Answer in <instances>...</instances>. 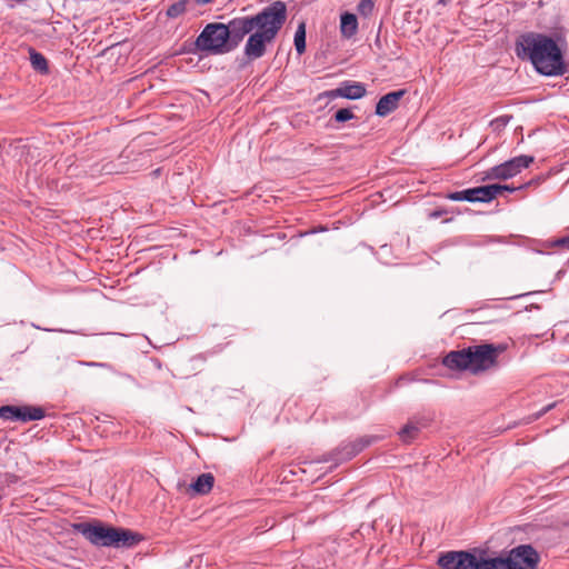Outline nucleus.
I'll return each instance as SVG.
<instances>
[{
	"instance_id": "f257e3e1",
	"label": "nucleus",
	"mask_w": 569,
	"mask_h": 569,
	"mask_svg": "<svg viewBox=\"0 0 569 569\" xmlns=\"http://www.w3.org/2000/svg\"><path fill=\"white\" fill-rule=\"evenodd\" d=\"M519 59L529 60L537 72L548 77L562 76L567 71L563 52L549 36L539 32L520 34L515 43Z\"/></svg>"
},
{
	"instance_id": "f03ea898",
	"label": "nucleus",
	"mask_w": 569,
	"mask_h": 569,
	"mask_svg": "<svg viewBox=\"0 0 569 569\" xmlns=\"http://www.w3.org/2000/svg\"><path fill=\"white\" fill-rule=\"evenodd\" d=\"M287 20V7L282 1H274L264 7V14L254 30L249 34L243 53L249 60L264 56L266 47L271 43Z\"/></svg>"
},
{
	"instance_id": "7ed1b4c3",
	"label": "nucleus",
	"mask_w": 569,
	"mask_h": 569,
	"mask_svg": "<svg viewBox=\"0 0 569 569\" xmlns=\"http://www.w3.org/2000/svg\"><path fill=\"white\" fill-rule=\"evenodd\" d=\"M72 528L97 547L131 548L141 541L139 533L121 527L107 526L101 521L77 522Z\"/></svg>"
},
{
	"instance_id": "20e7f679",
	"label": "nucleus",
	"mask_w": 569,
	"mask_h": 569,
	"mask_svg": "<svg viewBox=\"0 0 569 569\" xmlns=\"http://www.w3.org/2000/svg\"><path fill=\"white\" fill-rule=\"evenodd\" d=\"M229 32L222 22H211L206 24L202 31L194 40L192 52L206 53V56H219L231 52L229 48Z\"/></svg>"
},
{
	"instance_id": "39448f33",
	"label": "nucleus",
	"mask_w": 569,
	"mask_h": 569,
	"mask_svg": "<svg viewBox=\"0 0 569 569\" xmlns=\"http://www.w3.org/2000/svg\"><path fill=\"white\" fill-rule=\"evenodd\" d=\"M470 356V372L479 375L497 367V359L500 353L506 351L505 343H481L468 347Z\"/></svg>"
},
{
	"instance_id": "423d86ee",
	"label": "nucleus",
	"mask_w": 569,
	"mask_h": 569,
	"mask_svg": "<svg viewBox=\"0 0 569 569\" xmlns=\"http://www.w3.org/2000/svg\"><path fill=\"white\" fill-rule=\"evenodd\" d=\"M264 14V8L253 16L237 17L224 23L229 32V48L233 51L243 41L244 37L250 34L256 26L261 21Z\"/></svg>"
},
{
	"instance_id": "0eeeda50",
	"label": "nucleus",
	"mask_w": 569,
	"mask_h": 569,
	"mask_svg": "<svg viewBox=\"0 0 569 569\" xmlns=\"http://www.w3.org/2000/svg\"><path fill=\"white\" fill-rule=\"evenodd\" d=\"M478 549L446 551L438 557L440 569H475Z\"/></svg>"
},
{
	"instance_id": "6e6552de",
	"label": "nucleus",
	"mask_w": 569,
	"mask_h": 569,
	"mask_svg": "<svg viewBox=\"0 0 569 569\" xmlns=\"http://www.w3.org/2000/svg\"><path fill=\"white\" fill-rule=\"evenodd\" d=\"M533 161L535 158L532 156L521 154L503 163L492 167L487 172V178L507 180L517 176L522 169L528 168Z\"/></svg>"
},
{
	"instance_id": "1a4fd4ad",
	"label": "nucleus",
	"mask_w": 569,
	"mask_h": 569,
	"mask_svg": "<svg viewBox=\"0 0 569 569\" xmlns=\"http://www.w3.org/2000/svg\"><path fill=\"white\" fill-rule=\"evenodd\" d=\"M539 555L530 545H520L510 550L505 558L508 569H537Z\"/></svg>"
},
{
	"instance_id": "9d476101",
	"label": "nucleus",
	"mask_w": 569,
	"mask_h": 569,
	"mask_svg": "<svg viewBox=\"0 0 569 569\" xmlns=\"http://www.w3.org/2000/svg\"><path fill=\"white\" fill-rule=\"evenodd\" d=\"M44 417V410L41 407L33 406H2L0 407V419L10 421H32Z\"/></svg>"
},
{
	"instance_id": "9b49d317",
	"label": "nucleus",
	"mask_w": 569,
	"mask_h": 569,
	"mask_svg": "<svg viewBox=\"0 0 569 569\" xmlns=\"http://www.w3.org/2000/svg\"><path fill=\"white\" fill-rule=\"evenodd\" d=\"M370 443L371 438H361L358 441L342 443L330 453V457L327 458L326 461L333 460L336 463H340L350 460Z\"/></svg>"
},
{
	"instance_id": "f8f14e48",
	"label": "nucleus",
	"mask_w": 569,
	"mask_h": 569,
	"mask_svg": "<svg viewBox=\"0 0 569 569\" xmlns=\"http://www.w3.org/2000/svg\"><path fill=\"white\" fill-rule=\"evenodd\" d=\"M330 98L342 97L350 100H357L366 94V87L360 82L345 81L339 88L326 93Z\"/></svg>"
},
{
	"instance_id": "ddd939ff",
	"label": "nucleus",
	"mask_w": 569,
	"mask_h": 569,
	"mask_svg": "<svg viewBox=\"0 0 569 569\" xmlns=\"http://www.w3.org/2000/svg\"><path fill=\"white\" fill-rule=\"evenodd\" d=\"M470 359L469 349L463 348L447 353L442 359V365L450 370L470 371Z\"/></svg>"
},
{
	"instance_id": "4468645a",
	"label": "nucleus",
	"mask_w": 569,
	"mask_h": 569,
	"mask_svg": "<svg viewBox=\"0 0 569 569\" xmlns=\"http://www.w3.org/2000/svg\"><path fill=\"white\" fill-rule=\"evenodd\" d=\"M406 90H397L382 96L376 106V113L386 117L398 108L400 99L405 96Z\"/></svg>"
},
{
	"instance_id": "2eb2a0df",
	"label": "nucleus",
	"mask_w": 569,
	"mask_h": 569,
	"mask_svg": "<svg viewBox=\"0 0 569 569\" xmlns=\"http://www.w3.org/2000/svg\"><path fill=\"white\" fill-rule=\"evenodd\" d=\"M498 187L480 186L465 190L466 201L469 202H490L496 198Z\"/></svg>"
},
{
	"instance_id": "dca6fc26",
	"label": "nucleus",
	"mask_w": 569,
	"mask_h": 569,
	"mask_svg": "<svg viewBox=\"0 0 569 569\" xmlns=\"http://www.w3.org/2000/svg\"><path fill=\"white\" fill-rule=\"evenodd\" d=\"M475 569H508V565L502 557H489L483 550L478 549Z\"/></svg>"
},
{
	"instance_id": "f3484780",
	"label": "nucleus",
	"mask_w": 569,
	"mask_h": 569,
	"mask_svg": "<svg viewBox=\"0 0 569 569\" xmlns=\"http://www.w3.org/2000/svg\"><path fill=\"white\" fill-rule=\"evenodd\" d=\"M428 426L426 418H413L410 419L399 431V436L405 442L413 440L422 428Z\"/></svg>"
},
{
	"instance_id": "a211bd4d",
	"label": "nucleus",
	"mask_w": 569,
	"mask_h": 569,
	"mask_svg": "<svg viewBox=\"0 0 569 569\" xmlns=\"http://www.w3.org/2000/svg\"><path fill=\"white\" fill-rule=\"evenodd\" d=\"M358 32V19L355 13L343 12L340 16V33L342 38L351 39Z\"/></svg>"
},
{
	"instance_id": "6ab92c4d",
	"label": "nucleus",
	"mask_w": 569,
	"mask_h": 569,
	"mask_svg": "<svg viewBox=\"0 0 569 569\" xmlns=\"http://www.w3.org/2000/svg\"><path fill=\"white\" fill-rule=\"evenodd\" d=\"M214 483V477L212 473H201L198 478L191 483L190 488L199 495L208 493Z\"/></svg>"
},
{
	"instance_id": "aec40b11",
	"label": "nucleus",
	"mask_w": 569,
	"mask_h": 569,
	"mask_svg": "<svg viewBox=\"0 0 569 569\" xmlns=\"http://www.w3.org/2000/svg\"><path fill=\"white\" fill-rule=\"evenodd\" d=\"M30 62L34 70L41 73H48V60L42 53L36 51L34 49H30Z\"/></svg>"
},
{
	"instance_id": "412c9836",
	"label": "nucleus",
	"mask_w": 569,
	"mask_h": 569,
	"mask_svg": "<svg viewBox=\"0 0 569 569\" xmlns=\"http://www.w3.org/2000/svg\"><path fill=\"white\" fill-rule=\"evenodd\" d=\"M295 47L299 54L306 50V26L301 22L295 33Z\"/></svg>"
},
{
	"instance_id": "4be33fe9",
	"label": "nucleus",
	"mask_w": 569,
	"mask_h": 569,
	"mask_svg": "<svg viewBox=\"0 0 569 569\" xmlns=\"http://www.w3.org/2000/svg\"><path fill=\"white\" fill-rule=\"evenodd\" d=\"M188 0H180L178 2L172 3L167 9V17L174 19L183 14L187 10Z\"/></svg>"
},
{
	"instance_id": "5701e85b",
	"label": "nucleus",
	"mask_w": 569,
	"mask_h": 569,
	"mask_svg": "<svg viewBox=\"0 0 569 569\" xmlns=\"http://www.w3.org/2000/svg\"><path fill=\"white\" fill-rule=\"evenodd\" d=\"M19 479H20L19 476L11 473V472L0 473V496H1V498H3L6 496L4 489L7 487L16 485L19 481Z\"/></svg>"
},
{
	"instance_id": "b1692460",
	"label": "nucleus",
	"mask_w": 569,
	"mask_h": 569,
	"mask_svg": "<svg viewBox=\"0 0 569 569\" xmlns=\"http://www.w3.org/2000/svg\"><path fill=\"white\" fill-rule=\"evenodd\" d=\"M373 1L372 0H360L358 7H357V10L359 12V14L363 16V17H368L372 13L373 11Z\"/></svg>"
},
{
	"instance_id": "393cba45",
	"label": "nucleus",
	"mask_w": 569,
	"mask_h": 569,
	"mask_svg": "<svg viewBox=\"0 0 569 569\" xmlns=\"http://www.w3.org/2000/svg\"><path fill=\"white\" fill-rule=\"evenodd\" d=\"M333 118L337 122H346L348 120L353 119L355 114L350 109L342 108L335 113Z\"/></svg>"
},
{
	"instance_id": "a878e982",
	"label": "nucleus",
	"mask_w": 569,
	"mask_h": 569,
	"mask_svg": "<svg viewBox=\"0 0 569 569\" xmlns=\"http://www.w3.org/2000/svg\"><path fill=\"white\" fill-rule=\"evenodd\" d=\"M511 119V116H500L496 119H493L491 122H490V126L495 129V130H498L500 128H505L508 122L510 121Z\"/></svg>"
},
{
	"instance_id": "bb28decb",
	"label": "nucleus",
	"mask_w": 569,
	"mask_h": 569,
	"mask_svg": "<svg viewBox=\"0 0 569 569\" xmlns=\"http://www.w3.org/2000/svg\"><path fill=\"white\" fill-rule=\"evenodd\" d=\"M463 196H465V190L450 192L446 196V198L449 200H452V201H466V197H463Z\"/></svg>"
},
{
	"instance_id": "cd10ccee",
	"label": "nucleus",
	"mask_w": 569,
	"mask_h": 569,
	"mask_svg": "<svg viewBox=\"0 0 569 569\" xmlns=\"http://www.w3.org/2000/svg\"><path fill=\"white\" fill-rule=\"evenodd\" d=\"M553 247H561L569 249V236L559 238L552 242Z\"/></svg>"
},
{
	"instance_id": "c85d7f7f",
	"label": "nucleus",
	"mask_w": 569,
	"mask_h": 569,
	"mask_svg": "<svg viewBox=\"0 0 569 569\" xmlns=\"http://www.w3.org/2000/svg\"><path fill=\"white\" fill-rule=\"evenodd\" d=\"M490 187H498V190H496V197L498 194H500L502 191H515L517 190L518 188H515V187H509V186H506V184H490Z\"/></svg>"
},
{
	"instance_id": "c756f323",
	"label": "nucleus",
	"mask_w": 569,
	"mask_h": 569,
	"mask_svg": "<svg viewBox=\"0 0 569 569\" xmlns=\"http://www.w3.org/2000/svg\"><path fill=\"white\" fill-rule=\"evenodd\" d=\"M448 213V210L447 209H436L431 212L428 213V218L429 219H438L440 217H442L443 214H447Z\"/></svg>"
},
{
	"instance_id": "7c9ffc66",
	"label": "nucleus",
	"mask_w": 569,
	"mask_h": 569,
	"mask_svg": "<svg viewBox=\"0 0 569 569\" xmlns=\"http://www.w3.org/2000/svg\"><path fill=\"white\" fill-rule=\"evenodd\" d=\"M88 365L93 366V367H102V368L109 367L107 363H102V362H90Z\"/></svg>"
},
{
	"instance_id": "2f4dec72",
	"label": "nucleus",
	"mask_w": 569,
	"mask_h": 569,
	"mask_svg": "<svg viewBox=\"0 0 569 569\" xmlns=\"http://www.w3.org/2000/svg\"><path fill=\"white\" fill-rule=\"evenodd\" d=\"M212 1H213V0H194V2H196L197 4H201V6H203V4H208V3L212 2Z\"/></svg>"
},
{
	"instance_id": "473e14b6",
	"label": "nucleus",
	"mask_w": 569,
	"mask_h": 569,
	"mask_svg": "<svg viewBox=\"0 0 569 569\" xmlns=\"http://www.w3.org/2000/svg\"><path fill=\"white\" fill-rule=\"evenodd\" d=\"M553 406H555L553 403H552V405L547 406V407L542 410V412H540L539 415L541 416L542 413L547 412V411H548V410H550Z\"/></svg>"
},
{
	"instance_id": "72a5a7b5",
	"label": "nucleus",
	"mask_w": 569,
	"mask_h": 569,
	"mask_svg": "<svg viewBox=\"0 0 569 569\" xmlns=\"http://www.w3.org/2000/svg\"><path fill=\"white\" fill-rule=\"evenodd\" d=\"M450 1L451 0H439V3L445 6V4L449 3Z\"/></svg>"
}]
</instances>
